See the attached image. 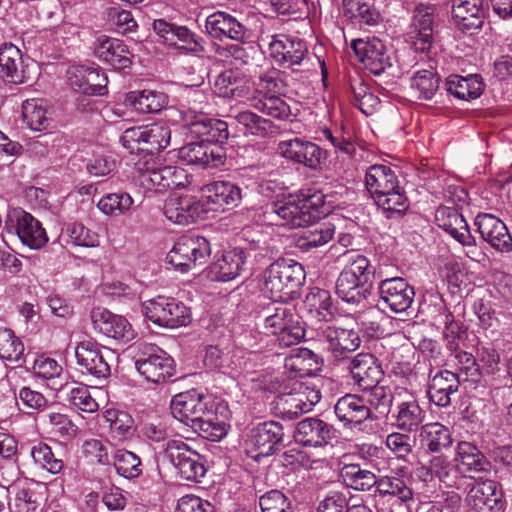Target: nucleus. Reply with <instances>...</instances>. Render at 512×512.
<instances>
[{
    "mask_svg": "<svg viewBox=\"0 0 512 512\" xmlns=\"http://www.w3.org/2000/svg\"><path fill=\"white\" fill-rule=\"evenodd\" d=\"M140 458L127 450H118L114 455V467L117 473L127 479H133L141 475Z\"/></svg>",
    "mask_w": 512,
    "mask_h": 512,
    "instance_id": "338daca9",
    "label": "nucleus"
},
{
    "mask_svg": "<svg viewBox=\"0 0 512 512\" xmlns=\"http://www.w3.org/2000/svg\"><path fill=\"white\" fill-rule=\"evenodd\" d=\"M205 28L215 39L229 38L243 42L249 38V30L231 14L217 11L206 18Z\"/></svg>",
    "mask_w": 512,
    "mask_h": 512,
    "instance_id": "c85d7f7f",
    "label": "nucleus"
},
{
    "mask_svg": "<svg viewBox=\"0 0 512 512\" xmlns=\"http://www.w3.org/2000/svg\"><path fill=\"white\" fill-rule=\"evenodd\" d=\"M365 184L373 198L399 188L395 171L390 166L382 164H375L368 168L365 175Z\"/></svg>",
    "mask_w": 512,
    "mask_h": 512,
    "instance_id": "58836bf2",
    "label": "nucleus"
},
{
    "mask_svg": "<svg viewBox=\"0 0 512 512\" xmlns=\"http://www.w3.org/2000/svg\"><path fill=\"white\" fill-rule=\"evenodd\" d=\"M344 256L347 263L342 272L367 285L370 277L374 274L370 261L364 255L353 252H347Z\"/></svg>",
    "mask_w": 512,
    "mask_h": 512,
    "instance_id": "e2e57ef3",
    "label": "nucleus"
},
{
    "mask_svg": "<svg viewBox=\"0 0 512 512\" xmlns=\"http://www.w3.org/2000/svg\"><path fill=\"white\" fill-rule=\"evenodd\" d=\"M266 213L275 215L277 224L281 226L297 228L309 225V216L303 211L298 195L272 202Z\"/></svg>",
    "mask_w": 512,
    "mask_h": 512,
    "instance_id": "72a5a7b5",
    "label": "nucleus"
},
{
    "mask_svg": "<svg viewBox=\"0 0 512 512\" xmlns=\"http://www.w3.org/2000/svg\"><path fill=\"white\" fill-rule=\"evenodd\" d=\"M77 364L82 368V373H87L100 380L110 376L111 369L102 347L95 341L85 340L75 348Z\"/></svg>",
    "mask_w": 512,
    "mask_h": 512,
    "instance_id": "f3484780",
    "label": "nucleus"
},
{
    "mask_svg": "<svg viewBox=\"0 0 512 512\" xmlns=\"http://www.w3.org/2000/svg\"><path fill=\"white\" fill-rule=\"evenodd\" d=\"M0 78L12 84L26 82L22 53L13 44L0 46Z\"/></svg>",
    "mask_w": 512,
    "mask_h": 512,
    "instance_id": "e433bc0d",
    "label": "nucleus"
},
{
    "mask_svg": "<svg viewBox=\"0 0 512 512\" xmlns=\"http://www.w3.org/2000/svg\"><path fill=\"white\" fill-rule=\"evenodd\" d=\"M202 198L210 210L225 211L240 204L242 190L233 182L215 181L202 188Z\"/></svg>",
    "mask_w": 512,
    "mask_h": 512,
    "instance_id": "6ab92c4d",
    "label": "nucleus"
},
{
    "mask_svg": "<svg viewBox=\"0 0 512 512\" xmlns=\"http://www.w3.org/2000/svg\"><path fill=\"white\" fill-rule=\"evenodd\" d=\"M172 416L195 433L210 441H220L227 434L226 424L218 416V404L196 389L175 395L170 404Z\"/></svg>",
    "mask_w": 512,
    "mask_h": 512,
    "instance_id": "f257e3e1",
    "label": "nucleus"
},
{
    "mask_svg": "<svg viewBox=\"0 0 512 512\" xmlns=\"http://www.w3.org/2000/svg\"><path fill=\"white\" fill-rule=\"evenodd\" d=\"M348 369L355 384L365 391L379 384L384 371L378 360L370 353H359L349 360Z\"/></svg>",
    "mask_w": 512,
    "mask_h": 512,
    "instance_id": "b1692460",
    "label": "nucleus"
},
{
    "mask_svg": "<svg viewBox=\"0 0 512 512\" xmlns=\"http://www.w3.org/2000/svg\"><path fill=\"white\" fill-rule=\"evenodd\" d=\"M337 437L333 425L316 417H308L297 423L294 439L306 447H321Z\"/></svg>",
    "mask_w": 512,
    "mask_h": 512,
    "instance_id": "a211bd4d",
    "label": "nucleus"
},
{
    "mask_svg": "<svg viewBox=\"0 0 512 512\" xmlns=\"http://www.w3.org/2000/svg\"><path fill=\"white\" fill-rule=\"evenodd\" d=\"M421 446L431 453H439L452 444L449 429L441 423L434 422L422 425L419 432Z\"/></svg>",
    "mask_w": 512,
    "mask_h": 512,
    "instance_id": "c03bdc74",
    "label": "nucleus"
},
{
    "mask_svg": "<svg viewBox=\"0 0 512 512\" xmlns=\"http://www.w3.org/2000/svg\"><path fill=\"white\" fill-rule=\"evenodd\" d=\"M257 318L263 323L266 334L276 337L280 347H290L305 336V329L295 309L281 301H274L258 311Z\"/></svg>",
    "mask_w": 512,
    "mask_h": 512,
    "instance_id": "f03ea898",
    "label": "nucleus"
},
{
    "mask_svg": "<svg viewBox=\"0 0 512 512\" xmlns=\"http://www.w3.org/2000/svg\"><path fill=\"white\" fill-rule=\"evenodd\" d=\"M214 86L217 94L223 98L240 99L246 97L250 91L249 80L237 69L221 72Z\"/></svg>",
    "mask_w": 512,
    "mask_h": 512,
    "instance_id": "4c0bfd02",
    "label": "nucleus"
},
{
    "mask_svg": "<svg viewBox=\"0 0 512 512\" xmlns=\"http://www.w3.org/2000/svg\"><path fill=\"white\" fill-rule=\"evenodd\" d=\"M94 50L97 57L116 70L126 69L132 64L133 54L120 39L102 35L97 38Z\"/></svg>",
    "mask_w": 512,
    "mask_h": 512,
    "instance_id": "7c9ffc66",
    "label": "nucleus"
},
{
    "mask_svg": "<svg viewBox=\"0 0 512 512\" xmlns=\"http://www.w3.org/2000/svg\"><path fill=\"white\" fill-rule=\"evenodd\" d=\"M235 119L251 135L265 137L279 132V127L270 119H266L252 111L239 112Z\"/></svg>",
    "mask_w": 512,
    "mask_h": 512,
    "instance_id": "5fc2aeb1",
    "label": "nucleus"
},
{
    "mask_svg": "<svg viewBox=\"0 0 512 512\" xmlns=\"http://www.w3.org/2000/svg\"><path fill=\"white\" fill-rule=\"evenodd\" d=\"M381 495H393L402 501L412 499V490L405 484L404 480L394 476H383L377 479L375 485Z\"/></svg>",
    "mask_w": 512,
    "mask_h": 512,
    "instance_id": "774afa93",
    "label": "nucleus"
},
{
    "mask_svg": "<svg viewBox=\"0 0 512 512\" xmlns=\"http://www.w3.org/2000/svg\"><path fill=\"white\" fill-rule=\"evenodd\" d=\"M319 336L327 344V349L336 360L349 359V355L356 351L361 344L359 333L336 325L319 327Z\"/></svg>",
    "mask_w": 512,
    "mask_h": 512,
    "instance_id": "4468645a",
    "label": "nucleus"
},
{
    "mask_svg": "<svg viewBox=\"0 0 512 512\" xmlns=\"http://www.w3.org/2000/svg\"><path fill=\"white\" fill-rule=\"evenodd\" d=\"M334 226L330 223H317L303 230L295 240V246L303 252L324 246L333 239Z\"/></svg>",
    "mask_w": 512,
    "mask_h": 512,
    "instance_id": "09e8293b",
    "label": "nucleus"
},
{
    "mask_svg": "<svg viewBox=\"0 0 512 512\" xmlns=\"http://www.w3.org/2000/svg\"><path fill=\"white\" fill-rule=\"evenodd\" d=\"M22 117L27 126L34 131L49 127L50 118L43 99H28L22 105Z\"/></svg>",
    "mask_w": 512,
    "mask_h": 512,
    "instance_id": "864d4df0",
    "label": "nucleus"
},
{
    "mask_svg": "<svg viewBox=\"0 0 512 512\" xmlns=\"http://www.w3.org/2000/svg\"><path fill=\"white\" fill-rule=\"evenodd\" d=\"M380 302L394 313L407 311L414 300V288L402 277H392L380 281L378 285Z\"/></svg>",
    "mask_w": 512,
    "mask_h": 512,
    "instance_id": "2eb2a0df",
    "label": "nucleus"
},
{
    "mask_svg": "<svg viewBox=\"0 0 512 512\" xmlns=\"http://www.w3.org/2000/svg\"><path fill=\"white\" fill-rule=\"evenodd\" d=\"M420 312L433 325L437 326L447 324V320L453 316L452 312L447 308L445 301L439 295H430L424 299L420 306Z\"/></svg>",
    "mask_w": 512,
    "mask_h": 512,
    "instance_id": "4d7b16f0",
    "label": "nucleus"
},
{
    "mask_svg": "<svg viewBox=\"0 0 512 512\" xmlns=\"http://www.w3.org/2000/svg\"><path fill=\"white\" fill-rule=\"evenodd\" d=\"M446 91L461 100H473L483 92V82L479 75L472 74L467 77L450 75L445 81Z\"/></svg>",
    "mask_w": 512,
    "mask_h": 512,
    "instance_id": "a19ab883",
    "label": "nucleus"
},
{
    "mask_svg": "<svg viewBox=\"0 0 512 512\" xmlns=\"http://www.w3.org/2000/svg\"><path fill=\"white\" fill-rule=\"evenodd\" d=\"M211 244L200 235L180 237L167 254V262L181 272H187L205 264L211 255Z\"/></svg>",
    "mask_w": 512,
    "mask_h": 512,
    "instance_id": "0eeeda50",
    "label": "nucleus"
},
{
    "mask_svg": "<svg viewBox=\"0 0 512 512\" xmlns=\"http://www.w3.org/2000/svg\"><path fill=\"white\" fill-rule=\"evenodd\" d=\"M145 317L157 326L177 328L191 323V311L183 302L173 297L157 296L142 304Z\"/></svg>",
    "mask_w": 512,
    "mask_h": 512,
    "instance_id": "423d86ee",
    "label": "nucleus"
},
{
    "mask_svg": "<svg viewBox=\"0 0 512 512\" xmlns=\"http://www.w3.org/2000/svg\"><path fill=\"white\" fill-rule=\"evenodd\" d=\"M351 48L359 61L374 75H381L392 66L387 47L379 38L355 39Z\"/></svg>",
    "mask_w": 512,
    "mask_h": 512,
    "instance_id": "f8f14e48",
    "label": "nucleus"
},
{
    "mask_svg": "<svg viewBox=\"0 0 512 512\" xmlns=\"http://www.w3.org/2000/svg\"><path fill=\"white\" fill-rule=\"evenodd\" d=\"M139 179L147 189L163 191L170 189L172 165H162L155 161H147L144 167H139Z\"/></svg>",
    "mask_w": 512,
    "mask_h": 512,
    "instance_id": "49530a36",
    "label": "nucleus"
},
{
    "mask_svg": "<svg viewBox=\"0 0 512 512\" xmlns=\"http://www.w3.org/2000/svg\"><path fill=\"white\" fill-rule=\"evenodd\" d=\"M440 77L430 70L417 71L411 78V88L419 92V98L430 100L437 92Z\"/></svg>",
    "mask_w": 512,
    "mask_h": 512,
    "instance_id": "69168bd1",
    "label": "nucleus"
},
{
    "mask_svg": "<svg viewBox=\"0 0 512 512\" xmlns=\"http://www.w3.org/2000/svg\"><path fill=\"white\" fill-rule=\"evenodd\" d=\"M126 101L139 113H159L167 106L168 96L160 91L145 89L129 92Z\"/></svg>",
    "mask_w": 512,
    "mask_h": 512,
    "instance_id": "79ce46f5",
    "label": "nucleus"
},
{
    "mask_svg": "<svg viewBox=\"0 0 512 512\" xmlns=\"http://www.w3.org/2000/svg\"><path fill=\"white\" fill-rule=\"evenodd\" d=\"M153 29L165 43L192 53L204 52L202 39L186 26H177L164 19H156Z\"/></svg>",
    "mask_w": 512,
    "mask_h": 512,
    "instance_id": "dca6fc26",
    "label": "nucleus"
},
{
    "mask_svg": "<svg viewBox=\"0 0 512 512\" xmlns=\"http://www.w3.org/2000/svg\"><path fill=\"white\" fill-rule=\"evenodd\" d=\"M24 345L8 328H0V358L20 363L23 358Z\"/></svg>",
    "mask_w": 512,
    "mask_h": 512,
    "instance_id": "052dcab7",
    "label": "nucleus"
},
{
    "mask_svg": "<svg viewBox=\"0 0 512 512\" xmlns=\"http://www.w3.org/2000/svg\"><path fill=\"white\" fill-rule=\"evenodd\" d=\"M201 205L190 195H170L164 202L167 219L175 224L188 225L199 217Z\"/></svg>",
    "mask_w": 512,
    "mask_h": 512,
    "instance_id": "473e14b6",
    "label": "nucleus"
},
{
    "mask_svg": "<svg viewBox=\"0 0 512 512\" xmlns=\"http://www.w3.org/2000/svg\"><path fill=\"white\" fill-rule=\"evenodd\" d=\"M334 413L344 427L349 428L378 418L366 404L365 398L355 394H346L339 398L334 406Z\"/></svg>",
    "mask_w": 512,
    "mask_h": 512,
    "instance_id": "4be33fe9",
    "label": "nucleus"
},
{
    "mask_svg": "<svg viewBox=\"0 0 512 512\" xmlns=\"http://www.w3.org/2000/svg\"><path fill=\"white\" fill-rule=\"evenodd\" d=\"M451 13L455 27L464 34L473 35L484 24L483 0H458Z\"/></svg>",
    "mask_w": 512,
    "mask_h": 512,
    "instance_id": "a878e982",
    "label": "nucleus"
},
{
    "mask_svg": "<svg viewBox=\"0 0 512 512\" xmlns=\"http://www.w3.org/2000/svg\"><path fill=\"white\" fill-rule=\"evenodd\" d=\"M455 462L460 465L464 474L488 472L491 468L490 461L481 450L468 441H460L457 444Z\"/></svg>",
    "mask_w": 512,
    "mask_h": 512,
    "instance_id": "ea45409f",
    "label": "nucleus"
},
{
    "mask_svg": "<svg viewBox=\"0 0 512 512\" xmlns=\"http://www.w3.org/2000/svg\"><path fill=\"white\" fill-rule=\"evenodd\" d=\"M429 471L447 487L459 488L465 478L463 469L458 463L450 461L443 455L434 456L429 462Z\"/></svg>",
    "mask_w": 512,
    "mask_h": 512,
    "instance_id": "37998d69",
    "label": "nucleus"
},
{
    "mask_svg": "<svg viewBox=\"0 0 512 512\" xmlns=\"http://www.w3.org/2000/svg\"><path fill=\"white\" fill-rule=\"evenodd\" d=\"M298 197L303 211L309 216V224L330 212V206L325 200L326 196L321 191H302Z\"/></svg>",
    "mask_w": 512,
    "mask_h": 512,
    "instance_id": "6e6d98bb",
    "label": "nucleus"
},
{
    "mask_svg": "<svg viewBox=\"0 0 512 512\" xmlns=\"http://www.w3.org/2000/svg\"><path fill=\"white\" fill-rule=\"evenodd\" d=\"M477 231L482 239L495 250L507 253L512 250V236L505 223L491 214H478L475 218Z\"/></svg>",
    "mask_w": 512,
    "mask_h": 512,
    "instance_id": "393cba45",
    "label": "nucleus"
},
{
    "mask_svg": "<svg viewBox=\"0 0 512 512\" xmlns=\"http://www.w3.org/2000/svg\"><path fill=\"white\" fill-rule=\"evenodd\" d=\"M165 455L185 480L199 482L204 477L206 467L203 457L192 450L181 440H171L167 443Z\"/></svg>",
    "mask_w": 512,
    "mask_h": 512,
    "instance_id": "9d476101",
    "label": "nucleus"
},
{
    "mask_svg": "<svg viewBox=\"0 0 512 512\" xmlns=\"http://www.w3.org/2000/svg\"><path fill=\"white\" fill-rule=\"evenodd\" d=\"M350 90L353 95V105L359 108L365 115H369L371 109L378 103V98L370 91L367 84L360 77L350 79Z\"/></svg>",
    "mask_w": 512,
    "mask_h": 512,
    "instance_id": "0e129e2a",
    "label": "nucleus"
},
{
    "mask_svg": "<svg viewBox=\"0 0 512 512\" xmlns=\"http://www.w3.org/2000/svg\"><path fill=\"white\" fill-rule=\"evenodd\" d=\"M289 75L279 70H270L259 77L258 92L263 97L254 99L252 106L277 120H287L291 116L290 106L280 98L287 92Z\"/></svg>",
    "mask_w": 512,
    "mask_h": 512,
    "instance_id": "20e7f679",
    "label": "nucleus"
},
{
    "mask_svg": "<svg viewBox=\"0 0 512 512\" xmlns=\"http://www.w3.org/2000/svg\"><path fill=\"white\" fill-rule=\"evenodd\" d=\"M135 367L148 382L155 384L164 383L175 374L174 359L164 350L150 344L141 345Z\"/></svg>",
    "mask_w": 512,
    "mask_h": 512,
    "instance_id": "6e6552de",
    "label": "nucleus"
},
{
    "mask_svg": "<svg viewBox=\"0 0 512 512\" xmlns=\"http://www.w3.org/2000/svg\"><path fill=\"white\" fill-rule=\"evenodd\" d=\"M90 318L94 329L107 337L123 342H129L134 338L131 324L123 316L115 315L102 307H95L90 313Z\"/></svg>",
    "mask_w": 512,
    "mask_h": 512,
    "instance_id": "5701e85b",
    "label": "nucleus"
},
{
    "mask_svg": "<svg viewBox=\"0 0 512 512\" xmlns=\"http://www.w3.org/2000/svg\"><path fill=\"white\" fill-rule=\"evenodd\" d=\"M283 426L279 422L265 421L253 427L247 436L248 453L256 452L252 458L259 461L261 457L272 455L283 441Z\"/></svg>",
    "mask_w": 512,
    "mask_h": 512,
    "instance_id": "9b49d317",
    "label": "nucleus"
},
{
    "mask_svg": "<svg viewBox=\"0 0 512 512\" xmlns=\"http://www.w3.org/2000/svg\"><path fill=\"white\" fill-rule=\"evenodd\" d=\"M343 14L368 25L376 24L379 18V13L363 0H343Z\"/></svg>",
    "mask_w": 512,
    "mask_h": 512,
    "instance_id": "680f3d73",
    "label": "nucleus"
},
{
    "mask_svg": "<svg viewBox=\"0 0 512 512\" xmlns=\"http://www.w3.org/2000/svg\"><path fill=\"white\" fill-rule=\"evenodd\" d=\"M68 75L69 85L77 92L93 96H102L107 93L108 78L97 67H72Z\"/></svg>",
    "mask_w": 512,
    "mask_h": 512,
    "instance_id": "412c9836",
    "label": "nucleus"
},
{
    "mask_svg": "<svg viewBox=\"0 0 512 512\" xmlns=\"http://www.w3.org/2000/svg\"><path fill=\"white\" fill-rule=\"evenodd\" d=\"M247 254L243 248L235 247L222 252L221 257L212 262L206 269V277L211 281L228 282L240 275Z\"/></svg>",
    "mask_w": 512,
    "mask_h": 512,
    "instance_id": "aec40b11",
    "label": "nucleus"
},
{
    "mask_svg": "<svg viewBox=\"0 0 512 512\" xmlns=\"http://www.w3.org/2000/svg\"><path fill=\"white\" fill-rule=\"evenodd\" d=\"M285 368L294 373V377L313 376L320 369L319 357L312 350L301 347L285 359Z\"/></svg>",
    "mask_w": 512,
    "mask_h": 512,
    "instance_id": "a18cd8bd",
    "label": "nucleus"
},
{
    "mask_svg": "<svg viewBox=\"0 0 512 512\" xmlns=\"http://www.w3.org/2000/svg\"><path fill=\"white\" fill-rule=\"evenodd\" d=\"M458 375L449 370L438 371L431 377L428 385V396L432 403L439 407L451 404V395L459 389Z\"/></svg>",
    "mask_w": 512,
    "mask_h": 512,
    "instance_id": "c9c22d12",
    "label": "nucleus"
},
{
    "mask_svg": "<svg viewBox=\"0 0 512 512\" xmlns=\"http://www.w3.org/2000/svg\"><path fill=\"white\" fill-rule=\"evenodd\" d=\"M314 404L304 392L282 393L273 401V411L276 417L291 421L309 412Z\"/></svg>",
    "mask_w": 512,
    "mask_h": 512,
    "instance_id": "f704fd0d",
    "label": "nucleus"
},
{
    "mask_svg": "<svg viewBox=\"0 0 512 512\" xmlns=\"http://www.w3.org/2000/svg\"><path fill=\"white\" fill-rule=\"evenodd\" d=\"M477 356L478 360L467 352L457 356L460 362L465 364L466 374L471 376L473 381H478L482 373L492 376L501 370L500 354L495 348L483 346L478 349Z\"/></svg>",
    "mask_w": 512,
    "mask_h": 512,
    "instance_id": "bb28decb",
    "label": "nucleus"
},
{
    "mask_svg": "<svg viewBox=\"0 0 512 512\" xmlns=\"http://www.w3.org/2000/svg\"><path fill=\"white\" fill-rule=\"evenodd\" d=\"M364 392L367 394L366 404L380 415H388L394 400L393 391L389 386L376 384Z\"/></svg>",
    "mask_w": 512,
    "mask_h": 512,
    "instance_id": "13d9d810",
    "label": "nucleus"
},
{
    "mask_svg": "<svg viewBox=\"0 0 512 512\" xmlns=\"http://www.w3.org/2000/svg\"><path fill=\"white\" fill-rule=\"evenodd\" d=\"M278 152L286 160L313 171L320 170L327 159L325 150L305 138L295 137L279 142Z\"/></svg>",
    "mask_w": 512,
    "mask_h": 512,
    "instance_id": "1a4fd4ad",
    "label": "nucleus"
},
{
    "mask_svg": "<svg viewBox=\"0 0 512 512\" xmlns=\"http://www.w3.org/2000/svg\"><path fill=\"white\" fill-rule=\"evenodd\" d=\"M305 281L303 266L291 259H278L262 273L261 291L274 301L293 299Z\"/></svg>",
    "mask_w": 512,
    "mask_h": 512,
    "instance_id": "7ed1b4c3",
    "label": "nucleus"
},
{
    "mask_svg": "<svg viewBox=\"0 0 512 512\" xmlns=\"http://www.w3.org/2000/svg\"><path fill=\"white\" fill-rule=\"evenodd\" d=\"M395 426L405 432L418 429L425 418V412L415 399L403 401L397 405V412L392 415Z\"/></svg>",
    "mask_w": 512,
    "mask_h": 512,
    "instance_id": "3c124183",
    "label": "nucleus"
},
{
    "mask_svg": "<svg viewBox=\"0 0 512 512\" xmlns=\"http://www.w3.org/2000/svg\"><path fill=\"white\" fill-rule=\"evenodd\" d=\"M435 8L424 4L416 6L412 17V31L416 50L429 52L434 41Z\"/></svg>",
    "mask_w": 512,
    "mask_h": 512,
    "instance_id": "c756f323",
    "label": "nucleus"
},
{
    "mask_svg": "<svg viewBox=\"0 0 512 512\" xmlns=\"http://www.w3.org/2000/svg\"><path fill=\"white\" fill-rule=\"evenodd\" d=\"M374 200L377 206L387 214V218H391L394 214L402 216L408 208V199L400 186L392 192L389 191L376 196Z\"/></svg>",
    "mask_w": 512,
    "mask_h": 512,
    "instance_id": "bf43d9fd",
    "label": "nucleus"
},
{
    "mask_svg": "<svg viewBox=\"0 0 512 512\" xmlns=\"http://www.w3.org/2000/svg\"><path fill=\"white\" fill-rule=\"evenodd\" d=\"M170 139L169 125L159 121L126 129L120 137V142L131 153L145 151L154 154L165 149L169 145Z\"/></svg>",
    "mask_w": 512,
    "mask_h": 512,
    "instance_id": "39448f33",
    "label": "nucleus"
},
{
    "mask_svg": "<svg viewBox=\"0 0 512 512\" xmlns=\"http://www.w3.org/2000/svg\"><path fill=\"white\" fill-rule=\"evenodd\" d=\"M6 227L17 234L20 241L31 249H40L48 237L41 223L30 213L16 210L8 216Z\"/></svg>",
    "mask_w": 512,
    "mask_h": 512,
    "instance_id": "ddd939ff",
    "label": "nucleus"
},
{
    "mask_svg": "<svg viewBox=\"0 0 512 512\" xmlns=\"http://www.w3.org/2000/svg\"><path fill=\"white\" fill-rule=\"evenodd\" d=\"M305 306L319 321L330 322L336 314V307L329 291L313 288L306 295Z\"/></svg>",
    "mask_w": 512,
    "mask_h": 512,
    "instance_id": "8fccbe9b",
    "label": "nucleus"
},
{
    "mask_svg": "<svg viewBox=\"0 0 512 512\" xmlns=\"http://www.w3.org/2000/svg\"><path fill=\"white\" fill-rule=\"evenodd\" d=\"M337 296L348 304L360 305L370 295V287L357 278L340 272L335 286Z\"/></svg>",
    "mask_w": 512,
    "mask_h": 512,
    "instance_id": "de8ad7c7",
    "label": "nucleus"
},
{
    "mask_svg": "<svg viewBox=\"0 0 512 512\" xmlns=\"http://www.w3.org/2000/svg\"><path fill=\"white\" fill-rule=\"evenodd\" d=\"M502 492L497 482L486 479L473 483L468 491L467 504L477 512H496L502 507Z\"/></svg>",
    "mask_w": 512,
    "mask_h": 512,
    "instance_id": "cd10ccee",
    "label": "nucleus"
},
{
    "mask_svg": "<svg viewBox=\"0 0 512 512\" xmlns=\"http://www.w3.org/2000/svg\"><path fill=\"white\" fill-rule=\"evenodd\" d=\"M437 225L450 234L463 246H475V238L471 235L469 226L462 216L453 207H439L435 213Z\"/></svg>",
    "mask_w": 512,
    "mask_h": 512,
    "instance_id": "2f4dec72",
    "label": "nucleus"
},
{
    "mask_svg": "<svg viewBox=\"0 0 512 512\" xmlns=\"http://www.w3.org/2000/svg\"><path fill=\"white\" fill-rule=\"evenodd\" d=\"M340 476L348 487L358 491H368L377 484L376 475L357 463L344 464Z\"/></svg>",
    "mask_w": 512,
    "mask_h": 512,
    "instance_id": "603ef678",
    "label": "nucleus"
}]
</instances>
